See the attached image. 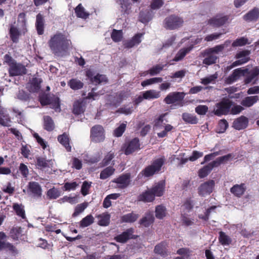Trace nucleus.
Returning <instances> with one entry per match:
<instances>
[{"instance_id":"nucleus-39","label":"nucleus","mask_w":259,"mask_h":259,"mask_svg":"<svg viewBox=\"0 0 259 259\" xmlns=\"http://www.w3.org/2000/svg\"><path fill=\"white\" fill-rule=\"evenodd\" d=\"M13 208L18 216L23 219L26 218L24 206L22 204L14 203L13 205Z\"/></svg>"},{"instance_id":"nucleus-22","label":"nucleus","mask_w":259,"mask_h":259,"mask_svg":"<svg viewBox=\"0 0 259 259\" xmlns=\"http://www.w3.org/2000/svg\"><path fill=\"white\" fill-rule=\"evenodd\" d=\"M6 237L7 236L4 232H0V251L8 248L10 250L14 251L15 249L14 246L12 244L5 241Z\"/></svg>"},{"instance_id":"nucleus-63","label":"nucleus","mask_w":259,"mask_h":259,"mask_svg":"<svg viewBox=\"0 0 259 259\" xmlns=\"http://www.w3.org/2000/svg\"><path fill=\"white\" fill-rule=\"evenodd\" d=\"M228 127V123L225 119H222L219 121L217 132L218 133H224Z\"/></svg>"},{"instance_id":"nucleus-11","label":"nucleus","mask_w":259,"mask_h":259,"mask_svg":"<svg viewBox=\"0 0 259 259\" xmlns=\"http://www.w3.org/2000/svg\"><path fill=\"white\" fill-rule=\"evenodd\" d=\"M140 144L138 138H135L124 144V153L129 155L140 149Z\"/></svg>"},{"instance_id":"nucleus-56","label":"nucleus","mask_w":259,"mask_h":259,"mask_svg":"<svg viewBox=\"0 0 259 259\" xmlns=\"http://www.w3.org/2000/svg\"><path fill=\"white\" fill-rule=\"evenodd\" d=\"M117 3L120 5L121 11L127 13L128 11L131 9L130 0H118Z\"/></svg>"},{"instance_id":"nucleus-54","label":"nucleus","mask_w":259,"mask_h":259,"mask_svg":"<svg viewBox=\"0 0 259 259\" xmlns=\"http://www.w3.org/2000/svg\"><path fill=\"white\" fill-rule=\"evenodd\" d=\"M60 191L55 188L49 189L47 193V197L50 199H55L60 196Z\"/></svg>"},{"instance_id":"nucleus-29","label":"nucleus","mask_w":259,"mask_h":259,"mask_svg":"<svg viewBox=\"0 0 259 259\" xmlns=\"http://www.w3.org/2000/svg\"><path fill=\"white\" fill-rule=\"evenodd\" d=\"M165 185L163 182L156 184L150 189L154 196H161L163 195Z\"/></svg>"},{"instance_id":"nucleus-17","label":"nucleus","mask_w":259,"mask_h":259,"mask_svg":"<svg viewBox=\"0 0 259 259\" xmlns=\"http://www.w3.org/2000/svg\"><path fill=\"white\" fill-rule=\"evenodd\" d=\"M41 80L36 77L32 78L28 83L27 88L30 92H37L40 88Z\"/></svg>"},{"instance_id":"nucleus-64","label":"nucleus","mask_w":259,"mask_h":259,"mask_svg":"<svg viewBox=\"0 0 259 259\" xmlns=\"http://www.w3.org/2000/svg\"><path fill=\"white\" fill-rule=\"evenodd\" d=\"M88 206V204L85 202L78 204L75 208L74 213H73V217H76L80 213L83 211V210Z\"/></svg>"},{"instance_id":"nucleus-38","label":"nucleus","mask_w":259,"mask_h":259,"mask_svg":"<svg viewBox=\"0 0 259 259\" xmlns=\"http://www.w3.org/2000/svg\"><path fill=\"white\" fill-rule=\"evenodd\" d=\"M153 16V13L151 10L146 12H141L140 13V20L143 23H146L150 21Z\"/></svg>"},{"instance_id":"nucleus-5","label":"nucleus","mask_w":259,"mask_h":259,"mask_svg":"<svg viewBox=\"0 0 259 259\" xmlns=\"http://www.w3.org/2000/svg\"><path fill=\"white\" fill-rule=\"evenodd\" d=\"M183 19L175 15H171L166 17L164 21V27L170 30L177 29L183 25Z\"/></svg>"},{"instance_id":"nucleus-36","label":"nucleus","mask_w":259,"mask_h":259,"mask_svg":"<svg viewBox=\"0 0 259 259\" xmlns=\"http://www.w3.org/2000/svg\"><path fill=\"white\" fill-rule=\"evenodd\" d=\"M68 85L73 90H78L83 87V83L77 78H72L67 83Z\"/></svg>"},{"instance_id":"nucleus-57","label":"nucleus","mask_w":259,"mask_h":259,"mask_svg":"<svg viewBox=\"0 0 259 259\" xmlns=\"http://www.w3.org/2000/svg\"><path fill=\"white\" fill-rule=\"evenodd\" d=\"M117 3L120 5L121 11L127 13L128 11L131 9L130 0H118Z\"/></svg>"},{"instance_id":"nucleus-37","label":"nucleus","mask_w":259,"mask_h":259,"mask_svg":"<svg viewBox=\"0 0 259 259\" xmlns=\"http://www.w3.org/2000/svg\"><path fill=\"white\" fill-rule=\"evenodd\" d=\"M58 141L63 145L68 152L71 151V147L69 145V139L67 135L63 134L58 137Z\"/></svg>"},{"instance_id":"nucleus-52","label":"nucleus","mask_w":259,"mask_h":259,"mask_svg":"<svg viewBox=\"0 0 259 259\" xmlns=\"http://www.w3.org/2000/svg\"><path fill=\"white\" fill-rule=\"evenodd\" d=\"M232 157L231 154H228L223 156H221L217 158L215 160L213 161V164L215 167L219 166L223 163L228 161Z\"/></svg>"},{"instance_id":"nucleus-10","label":"nucleus","mask_w":259,"mask_h":259,"mask_svg":"<svg viewBox=\"0 0 259 259\" xmlns=\"http://www.w3.org/2000/svg\"><path fill=\"white\" fill-rule=\"evenodd\" d=\"M229 18L228 16L219 14L208 20V24L212 27H219L226 23Z\"/></svg>"},{"instance_id":"nucleus-24","label":"nucleus","mask_w":259,"mask_h":259,"mask_svg":"<svg viewBox=\"0 0 259 259\" xmlns=\"http://www.w3.org/2000/svg\"><path fill=\"white\" fill-rule=\"evenodd\" d=\"M143 35L142 33H138L135 35L132 39L124 42V46L125 48H131L135 46L139 45L141 42V37Z\"/></svg>"},{"instance_id":"nucleus-60","label":"nucleus","mask_w":259,"mask_h":259,"mask_svg":"<svg viewBox=\"0 0 259 259\" xmlns=\"http://www.w3.org/2000/svg\"><path fill=\"white\" fill-rule=\"evenodd\" d=\"M248 40L247 38L244 37H241L240 38L236 39L233 41L232 44L233 47H237L243 46L246 44H249Z\"/></svg>"},{"instance_id":"nucleus-44","label":"nucleus","mask_w":259,"mask_h":259,"mask_svg":"<svg viewBox=\"0 0 259 259\" xmlns=\"http://www.w3.org/2000/svg\"><path fill=\"white\" fill-rule=\"evenodd\" d=\"M10 35L13 42L17 43L18 41L20 32L14 26H11L10 29Z\"/></svg>"},{"instance_id":"nucleus-53","label":"nucleus","mask_w":259,"mask_h":259,"mask_svg":"<svg viewBox=\"0 0 259 259\" xmlns=\"http://www.w3.org/2000/svg\"><path fill=\"white\" fill-rule=\"evenodd\" d=\"M219 241L223 245H228L231 242V239L224 232H220L219 235Z\"/></svg>"},{"instance_id":"nucleus-34","label":"nucleus","mask_w":259,"mask_h":259,"mask_svg":"<svg viewBox=\"0 0 259 259\" xmlns=\"http://www.w3.org/2000/svg\"><path fill=\"white\" fill-rule=\"evenodd\" d=\"M143 92L145 100H154L159 98L160 96V92L155 90H150Z\"/></svg>"},{"instance_id":"nucleus-55","label":"nucleus","mask_w":259,"mask_h":259,"mask_svg":"<svg viewBox=\"0 0 259 259\" xmlns=\"http://www.w3.org/2000/svg\"><path fill=\"white\" fill-rule=\"evenodd\" d=\"M126 127V122L122 123L119 126L116 127L113 132V135L116 137H121L124 132Z\"/></svg>"},{"instance_id":"nucleus-15","label":"nucleus","mask_w":259,"mask_h":259,"mask_svg":"<svg viewBox=\"0 0 259 259\" xmlns=\"http://www.w3.org/2000/svg\"><path fill=\"white\" fill-rule=\"evenodd\" d=\"M36 165L37 167L41 169L46 170L47 168H51L53 165V160L52 159L47 160L42 157H36Z\"/></svg>"},{"instance_id":"nucleus-42","label":"nucleus","mask_w":259,"mask_h":259,"mask_svg":"<svg viewBox=\"0 0 259 259\" xmlns=\"http://www.w3.org/2000/svg\"><path fill=\"white\" fill-rule=\"evenodd\" d=\"M25 16L26 15L24 13H21L19 14L18 17L19 26L20 27L21 30L24 34L27 31Z\"/></svg>"},{"instance_id":"nucleus-7","label":"nucleus","mask_w":259,"mask_h":259,"mask_svg":"<svg viewBox=\"0 0 259 259\" xmlns=\"http://www.w3.org/2000/svg\"><path fill=\"white\" fill-rule=\"evenodd\" d=\"M91 138L95 142H102L105 139L104 130L102 126L96 125L91 130Z\"/></svg>"},{"instance_id":"nucleus-43","label":"nucleus","mask_w":259,"mask_h":259,"mask_svg":"<svg viewBox=\"0 0 259 259\" xmlns=\"http://www.w3.org/2000/svg\"><path fill=\"white\" fill-rule=\"evenodd\" d=\"M44 128L48 131H52L55 127V124L52 118L49 116L44 117Z\"/></svg>"},{"instance_id":"nucleus-48","label":"nucleus","mask_w":259,"mask_h":259,"mask_svg":"<svg viewBox=\"0 0 259 259\" xmlns=\"http://www.w3.org/2000/svg\"><path fill=\"white\" fill-rule=\"evenodd\" d=\"M166 209L165 206L159 205L155 208V217L158 219H162L165 217Z\"/></svg>"},{"instance_id":"nucleus-32","label":"nucleus","mask_w":259,"mask_h":259,"mask_svg":"<svg viewBox=\"0 0 259 259\" xmlns=\"http://www.w3.org/2000/svg\"><path fill=\"white\" fill-rule=\"evenodd\" d=\"M154 221V217L152 212L147 213L145 217L140 221V224L144 227H147L151 225Z\"/></svg>"},{"instance_id":"nucleus-16","label":"nucleus","mask_w":259,"mask_h":259,"mask_svg":"<svg viewBox=\"0 0 259 259\" xmlns=\"http://www.w3.org/2000/svg\"><path fill=\"white\" fill-rule=\"evenodd\" d=\"M248 123V118L245 116H241L233 121L232 126L237 130H241L245 128Z\"/></svg>"},{"instance_id":"nucleus-12","label":"nucleus","mask_w":259,"mask_h":259,"mask_svg":"<svg viewBox=\"0 0 259 259\" xmlns=\"http://www.w3.org/2000/svg\"><path fill=\"white\" fill-rule=\"evenodd\" d=\"M248 69L241 68L235 69L233 73L225 79L227 84H231L237 80L241 76H244L248 72Z\"/></svg>"},{"instance_id":"nucleus-51","label":"nucleus","mask_w":259,"mask_h":259,"mask_svg":"<svg viewBox=\"0 0 259 259\" xmlns=\"http://www.w3.org/2000/svg\"><path fill=\"white\" fill-rule=\"evenodd\" d=\"M182 118L185 122L190 124H196L198 122L196 117L190 113H183L182 115Z\"/></svg>"},{"instance_id":"nucleus-4","label":"nucleus","mask_w":259,"mask_h":259,"mask_svg":"<svg viewBox=\"0 0 259 259\" xmlns=\"http://www.w3.org/2000/svg\"><path fill=\"white\" fill-rule=\"evenodd\" d=\"M232 102L228 98H223L222 101L215 105L213 112L217 116L227 114L232 106Z\"/></svg>"},{"instance_id":"nucleus-13","label":"nucleus","mask_w":259,"mask_h":259,"mask_svg":"<svg viewBox=\"0 0 259 259\" xmlns=\"http://www.w3.org/2000/svg\"><path fill=\"white\" fill-rule=\"evenodd\" d=\"M214 182L210 180L202 184L198 188V193L201 196H205L210 194L213 191Z\"/></svg>"},{"instance_id":"nucleus-40","label":"nucleus","mask_w":259,"mask_h":259,"mask_svg":"<svg viewBox=\"0 0 259 259\" xmlns=\"http://www.w3.org/2000/svg\"><path fill=\"white\" fill-rule=\"evenodd\" d=\"M11 119L8 114L1 110H0V124L5 126H10Z\"/></svg>"},{"instance_id":"nucleus-9","label":"nucleus","mask_w":259,"mask_h":259,"mask_svg":"<svg viewBox=\"0 0 259 259\" xmlns=\"http://www.w3.org/2000/svg\"><path fill=\"white\" fill-rule=\"evenodd\" d=\"M185 94L183 92H172L168 94L164 99L167 104H171L181 102L183 100Z\"/></svg>"},{"instance_id":"nucleus-8","label":"nucleus","mask_w":259,"mask_h":259,"mask_svg":"<svg viewBox=\"0 0 259 259\" xmlns=\"http://www.w3.org/2000/svg\"><path fill=\"white\" fill-rule=\"evenodd\" d=\"M112 182L116 184V188L121 189H125L130 184L131 174L130 173L123 174L114 179Z\"/></svg>"},{"instance_id":"nucleus-47","label":"nucleus","mask_w":259,"mask_h":259,"mask_svg":"<svg viewBox=\"0 0 259 259\" xmlns=\"http://www.w3.org/2000/svg\"><path fill=\"white\" fill-rule=\"evenodd\" d=\"M167 246V244L165 242H162L155 246L154 252L156 253L164 256L166 254Z\"/></svg>"},{"instance_id":"nucleus-14","label":"nucleus","mask_w":259,"mask_h":259,"mask_svg":"<svg viewBox=\"0 0 259 259\" xmlns=\"http://www.w3.org/2000/svg\"><path fill=\"white\" fill-rule=\"evenodd\" d=\"M246 73H247L248 75L246 78L245 79V83L246 84H248L252 81L253 83H255L256 80L258 79V76L259 75V67H255L251 70H248V72Z\"/></svg>"},{"instance_id":"nucleus-35","label":"nucleus","mask_w":259,"mask_h":259,"mask_svg":"<svg viewBox=\"0 0 259 259\" xmlns=\"http://www.w3.org/2000/svg\"><path fill=\"white\" fill-rule=\"evenodd\" d=\"M214 167H215V166L213 164V162H210L199 170L198 173L199 177L201 178L206 177Z\"/></svg>"},{"instance_id":"nucleus-50","label":"nucleus","mask_w":259,"mask_h":259,"mask_svg":"<svg viewBox=\"0 0 259 259\" xmlns=\"http://www.w3.org/2000/svg\"><path fill=\"white\" fill-rule=\"evenodd\" d=\"M75 12L78 17L86 19L89 16V14L85 11L84 8L81 4H79L75 9Z\"/></svg>"},{"instance_id":"nucleus-45","label":"nucleus","mask_w":259,"mask_h":259,"mask_svg":"<svg viewBox=\"0 0 259 259\" xmlns=\"http://www.w3.org/2000/svg\"><path fill=\"white\" fill-rule=\"evenodd\" d=\"M98 224L102 226H106L109 225L110 215L108 213H103L98 215Z\"/></svg>"},{"instance_id":"nucleus-3","label":"nucleus","mask_w":259,"mask_h":259,"mask_svg":"<svg viewBox=\"0 0 259 259\" xmlns=\"http://www.w3.org/2000/svg\"><path fill=\"white\" fill-rule=\"evenodd\" d=\"M6 57H8L9 58L8 64L9 66V73L10 76H15L22 75L27 73V69L24 65L21 63H17L7 55H6Z\"/></svg>"},{"instance_id":"nucleus-1","label":"nucleus","mask_w":259,"mask_h":259,"mask_svg":"<svg viewBox=\"0 0 259 259\" xmlns=\"http://www.w3.org/2000/svg\"><path fill=\"white\" fill-rule=\"evenodd\" d=\"M71 42L61 33H57L51 37L49 45L53 53L58 56H63L69 48Z\"/></svg>"},{"instance_id":"nucleus-23","label":"nucleus","mask_w":259,"mask_h":259,"mask_svg":"<svg viewBox=\"0 0 259 259\" xmlns=\"http://www.w3.org/2000/svg\"><path fill=\"white\" fill-rule=\"evenodd\" d=\"M143 35L142 33H138L135 35L132 39L124 42V46L125 48H131L135 46L139 45L141 42V37Z\"/></svg>"},{"instance_id":"nucleus-18","label":"nucleus","mask_w":259,"mask_h":259,"mask_svg":"<svg viewBox=\"0 0 259 259\" xmlns=\"http://www.w3.org/2000/svg\"><path fill=\"white\" fill-rule=\"evenodd\" d=\"M246 187L245 184L242 183L241 184H236L234 185L231 189L230 192L234 196L237 197H241L245 192Z\"/></svg>"},{"instance_id":"nucleus-25","label":"nucleus","mask_w":259,"mask_h":259,"mask_svg":"<svg viewBox=\"0 0 259 259\" xmlns=\"http://www.w3.org/2000/svg\"><path fill=\"white\" fill-rule=\"evenodd\" d=\"M143 35L142 33H138L135 35L132 39L124 42V46L125 48H131L135 46L139 45L141 42V37Z\"/></svg>"},{"instance_id":"nucleus-61","label":"nucleus","mask_w":259,"mask_h":259,"mask_svg":"<svg viewBox=\"0 0 259 259\" xmlns=\"http://www.w3.org/2000/svg\"><path fill=\"white\" fill-rule=\"evenodd\" d=\"M164 116L165 114H162L154 121V128L155 130L161 129L164 127L165 124V123L163 122V117Z\"/></svg>"},{"instance_id":"nucleus-59","label":"nucleus","mask_w":259,"mask_h":259,"mask_svg":"<svg viewBox=\"0 0 259 259\" xmlns=\"http://www.w3.org/2000/svg\"><path fill=\"white\" fill-rule=\"evenodd\" d=\"M114 171V169L111 166H109L103 170L101 171L100 173V179L104 180L111 176Z\"/></svg>"},{"instance_id":"nucleus-62","label":"nucleus","mask_w":259,"mask_h":259,"mask_svg":"<svg viewBox=\"0 0 259 259\" xmlns=\"http://www.w3.org/2000/svg\"><path fill=\"white\" fill-rule=\"evenodd\" d=\"M111 37L114 41H120L122 37V30H117L116 29H113L111 33Z\"/></svg>"},{"instance_id":"nucleus-6","label":"nucleus","mask_w":259,"mask_h":259,"mask_svg":"<svg viewBox=\"0 0 259 259\" xmlns=\"http://www.w3.org/2000/svg\"><path fill=\"white\" fill-rule=\"evenodd\" d=\"M86 76L90 79L92 83L95 85L105 84L108 79L105 75L97 73L95 74L91 70H88L86 71Z\"/></svg>"},{"instance_id":"nucleus-2","label":"nucleus","mask_w":259,"mask_h":259,"mask_svg":"<svg viewBox=\"0 0 259 259\" xmlns=\"http://www.w3.org/2000/svg\"><path fill=\"white\" fill-rule=\"evenodd\" d=\"M165 159L164 157H161L157 158L153 161L152 163L146 167H145L139 174L145 176V177H149L152 176L155 173L158 172L164 164Z\"/></svg>"},{"instance_id":"nucleus-49","label":"nucleus","mask_w":259,"mask_h":259,"mask_svg":"<svg viewBox=\"0 0 259 259\" xmlns=\"http://www.w3.org/2000/svg\"><path fill=\"white\" fill-rule=\"evenodd\" d=\"M218 77V73L215 72L213 74L201 79V83L204 85H207L209 83H214Z\"/></svg>"},{"instance_id":"nucleus-27","label":"nucleus","mask_w":259,"mask_h":259,"mask_svg":"<svg viewBox=\"0 0 259 259\" xmlns=\"http://www.w3.org/2000/svg\"><path fill=\"white\" fill-rule=\"evenodd\" d=\"M203 56L205 58L203 60V63L207 65H210L215 63L218 59V56L213 53L208 54L207 53V49L203 52Z\"/></svg>"},{"instance_id":"nucleus-19","label":"nucleus","mask_w":259,"mask_h":259,"mask_svg":"<svg viewBox=\"0 0 259 259\" xmlns=\"http://www.w3.org/2000/svg\"><path fill=\"white\" fill-rule=\"evenodd\" d=\"M134 233V229L130 228L123 232L122 234L115 237L114 239L119 243L126 242L131 237Z\"/></svg>"},{"instance_id":"nucleus-46","label":"nucleus","mask_w":259,"mask_h":259,"mask_svg":"<svg viewBox=\"0 0 259 259\" xmlns=\"http://www.w3.org/2000/svg\"><path fill=\"white\" fill-rule=\"evenodd\" d=\"M85 107L82 102L76 101L73 104V112L76 115H79L84 112Z\"/></svg>"},{"instance_id":"nucleus-26","label":"nucleus","mask_w":259,"mask_h":259,"mask_svg":"<svg viewBox=\"0 0 259 259\" xmlns=\"http://www.w3.org/2000/svg\"><path fill=\"white\" fill-rule=\"evenodd\" d=\"M259 101V96H253L245 97L241 102V104L246 107L252 106Z\"/></svg>"},{"instance_id":"nucleus-20","label":"nucleus","mask_w":259,"mask_h":259,"mask_svg":"<svg viewBox=\"0 0 259 259\" xmlns=\"http://www.w3.org/2000/svg\"><path fill=\"white\" fill-rule=\"evenodd\" d=\"M259 18V9L254 8L243 16V19L247 22L256 21Z\"/></svg>"},{"instance_id":"nucleus-30","label":"nucleus","mask_w":259,"mask_h":259,"mask_svg":"<svg viewBox=\"0 0 259 259\" xmlns=\"http://www.w3.org/2000/svg\"><path fill=\"white\" fill-rule=\"evenodd\" d=\"M35 26L37 33L39 35L42 34L44 31V19L42 15L40 13L36 16Z\"/></svg>"},{"instance_id":"nucleus-28","label":"nucleus","mask_w":259,"mask_h":259,"mask_svg":"<svg viewBox=\"0 0 259 259\" xmlns=\"http://www.w3.org/2000/svg\"><path fill=\"white\" fill-rule=\"evenodd\" d=\"M28 188L34 196L39 197L41 195V188L39 184L35 182H29Z\"/></svg>"},{"instance_id":"nucleus-21","label":"nucleus","mask_w":259,"mask_h":259,"mask_svg":"<svg viewBox=\"0 0 259 259\" xmlns=\"http://www.w3.org/2000/svg\"><path fill=\"white\" fill-rule=\"evenodd\" d=\"M231 40H227L223 44L217 45L213 48L207 49V53L208 54L213 53V54H218L219 53L222 52L223 50L228 47L231 44Z\"/></svg>"},{"instance_id":"nucleus-33","label":"nucleus","mask_w":259,"mask_h":259,"mask_svg":"<svg viewBox=\"0 0 259 259\" xmlns=\"http://www.w3.org/2000/svg\"><path fill=\"white\" fill-rule=\"evenodd\" d=\"M193 49V46H190L187 48H182L177 53L175 58L173 59L174 61L178 62L182 60L185 56L189 53Z\"/></svg>"},{"instance_id":"nucleus-41","label":"nucleus","mask_w":259,"mask_h":259,"mask_svg":"<svg viewBox=\"0 0 259 259\" xmlns=\"http://www.w3.org/2000/svg\"><path fill=\"white\" fill-rule=\"evenodd\" d=\"M139 218V214L134 212L123 215L121 217V220L122 222L133 223Z\"/></svg>"},{"instance_id":"nucleus-58","label":"nucleus","mask_w":259,"mask_h":259,"mask_svg":"<svg viewBox=\"0 0 259 259\" xmlns=\"http://www.w3.org/2000/svg\"><path fill=\"white\" fill-rule=\"evenodd\" d=\"M94 217L91 215H88L84 218L80 222V226L84 228L87 227L94 223Z\"/></svg>"},{"instance_id":"nucleus-31","label":"nucleus","mask_w":259,"mask_h":259,"mask_svg":"<svg viewBox=\"0 0 259 259\" xmlns=\"http://www.w3.org/2000/svg\"><path fill=\"white\" fill-rule=\"evenodd\" d=\"M154 194L152 193L150 189L143 193L138 197V200L139 201L145 202H152L154 200Z\"/></svg>"}]
</instances>
